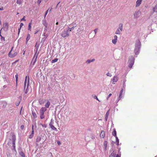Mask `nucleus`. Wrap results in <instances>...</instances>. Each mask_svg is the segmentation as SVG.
Instances as JSON below:
<instances>
[{
	"instance_id": "33",
	"label": "nucleus",
	"mask_w": 157,
	"mask_h": 157,
	"mask_svg": "<svg viewBox=\"0 0 157 157\" xmlns=\"http://www.w3.org/2000/svg\"><path fill=\"white\" fill-rule=\"evenodd\" d=\"M107 143L106 141H104V144L105 147V149H106V147H107Z\"/></svg>"
},
{
	"instance_id": "21",
	"label": "nucleus",
	"mask_w": 157,
	"mask_h": 157,
	"mask_svg": "<svg viewBox=\"0 0 157 157\" xmlns=\"http://www.w3.org/2000/svg\"><path fill=\"white\" fill-rule=\"evenodd\" d=\"M39 45L38 44H37V43H36V44L35 45V47L36 48V53L35 54V55L36 54V53H37V52L38 51V48H39Z\"/></svg>"
},
{
	"instance_id": "37",
	"label": "nucleus",
	"mask_w": 157,
	"mask_h": 157,
	"mask_svg": "<svg viewBox=\"0 0 157 157\" xmlns=\"http://www.w3.org/2000/svg\"><path fill=\"white\" fill-rule=\"evenodd\" d=\"M0 35L1 36V40H3L4 41L5 40V38L4 37H2L1 35Z\"/></svg>"
},
{
	"instance_id": "61",
	"label": "nucleus",
	"mask_w": 157,
	"mask_h": 157,
	"mask_svg": "<svg viewBox=\"0 0 157 157\" xmlns=\"http://www.w3.org/2000/svg\"><path fill=\"white\" fill-rule=\"evenodd\" d=\"M56 25H57L58 24V22H57L56 23Z\"/></svg>"
},
{
	"instance_id": "47",
	"label": "nucleus",
	"mask_w": 157,
	"mask_h": 157,
	"mask_svg": "<svg viewBox=\"0 0 157 157\" xmlns=\"http://www.w3.org/2000/svg\"><path fill=\"white\" fill-rule=\"evenodd\" d=\"M117 37L116 35H115L114 36V39H116V40H117Z\"/></svg>"
},
{
	"instance_id": "6",
	"label": "nucleus",
	"mask_w": 157,
	"mask_h": 157,
	"mask_svg": "<svg viewBox=\"0 0 157 157\" xmlns=\"http://www.w3.org/2000/svg\"><path fill=\"white\" fill-rule=\"evenodd\" d=\"M140 48L138 46H136L134 50V52L136 55H138L139 53Z\"/></svg>"
},
{
	"instance_id": "4",
	"label": "nucleus",
	"mask_w": 157,
	"mask_h": 157,
	"mask_svg": "<svg viewBox=\"0 0 157 157\" xmlns=\"http://www.w3.org/2000/svg\"><path fill=\"white\" fill-rule=\"evenodd\" d=\"M129 66L130 68H131L132 67L134 63V58L132 56L130 57L129 58Z\"/></svg>"
},
{
	"instance_id": "2",
	"label": "nucleus",
	"mask_w": 157,
	"mask_h": 157,
	"mask_svg": "<svg viewBox=\"0 0 157 157\" xmlns=\"http://www.w3.org/2000/svg\"><path fill=\"white\" fill-rule=\"evenodd\" d=\"M70 29V28H68L64 30L62 33L61 36L63 37H65L69 36V35L68 33Z\"/></svg>"
},
{
	"instance_id": "50",
	"label": "nucleus",
	"mask_w": 157,
	"mask_h": 157,
	"mask_svg": "<svg viewBox=\"0 0 157 157\" xmlns=\"http://www.w3.org/2000/svg\"><path fill=\"white\" fill-rule=\"evenodd\" d=\"M32 21V20H31V22L29 23V25H31Z\"/></svg>"
},
{
	"instance_id": "55",
	"label": "nucleus",
	"mask_w": 157,
	"mask_h": 157,
	"mask_svg": "<svg viewBox=\"0 0 157 157\" xmlns=\"http://www.w3.org/2000/svg\"><path fill=\"white\" fill-rule=\"evenodd\" d=\"M34 134V130H32V133L31 134L33 135Z\"/></svg>"
},
{
	"instance_id": "63",
	"label": "nucleus",
	"mask_w": 157,
	"mask_h": 157,
	"mask_svg": "<svg viewBox=\"0 0 157 157\" xmlns=\"http://www.w3.org/2000/svg\"><path fill=\"white\" fill-rule=\"evenodd\" d=\"M36 145H37V146L38 145V144H37L36 143Z\"/></svg>"
},
{
	"instance_id": "12",
	"label": "nucleus",
	"mask_w": 157,
	"mask_h": 157,
	"mask_svg": "<svg viewBox=\"0 0 157 157\" xmlns=\"http://www.w3.org/2000/svg\"><path fill=\"white\" fill-rule=\"evenodd\" d=\"M50 105V103L49 101H48L47 103L45 104V108H48L49 107Z\"/></svg>"
},
{
	"instance_id": "10",
	"label": "nucleus",
	"mask_w": 157,
	"mask_h": 157,
	"mask_svg": "<svg viewBox=\"0 0 157 157\" xmlns=\"http://www.w3.org/2000/svg\"><path fill=\"white\" fill-rule=\"evenodd\" d=\"M12 140L13 141V143H15L16 140V136L14 134H13L12 136Z\"/></svg>"
},
{
	"instance_id": "11",
	"label": "nucleus",
	"mask_w": 157,
	"mask_h": 157,
	"mask_svg": "<svg viewBox=\"0 0 157 157\" xmlns=\"http://www.w3.org/2000/svg\"><path fill=\"white\" fill-rule=\"evenodd\" d=\"M153 10L154 12L157 13V2L156 5L153 8Z\"/></svg>"
},
{
	"instance_id": "29",
	"label": "nucleus",
	"mask_w": 157,
	"mask_h": 157,
	"mask_svg": "<svg viewBox=\"0 0 157 157\" xmlns=\"http://www.w3.org/2000/svg\"><path fill=\"white\" fill-rule=\"evenodd\" d=\"M115 137L116 140V142L117 143V145H118L119 144V140L118 139L117 137L116 136Z\"/></svg>"
},
{
	"instance_id": "22",
	"label": "nucleus",
	"mask_w": 157,
	"mask_h": 157,
	"mask_svg": "<svg viewBox=\"0 0 157 157\" xmlns=\"http://www.w3.org/2000/svg\"><path fill=\"white\" fill-rule=\"evenodd\" d=\"M122 93H123V90L122 89L121 90V91L120 92V95H119V100H120L122 98L121 96H122Z\"/></svg>"
},
{
	"instance_id": "39",
	"label": "nucleus",
	"mask_w": 157,
	"mask_h": 157,
	"mask_svg": "<svg viewBox=\"0 0 157 157\" xmlns=\"http://www.w3.org/2000/svg\"><path fill=\"white\" fill-rule=\"evenodd\" d=\"M106 75L107 76L109 77H111L112 76V75L111 74L109 73V72H108L107 74Z\"/></svg>"
},
{
	"instance_id": "25",
	"label": "nucleus",
	"mask_w": 157,
	"mask_h": 157,
	"mask_svg": "<svg viewBox=\"0 0 157 157\" xmlns=\"http://www.w3.org/2000/svg\"><path fill=\"white\" fill-rule=\"evenodd\" d=\"M112 135L115 137L117 136L116 135V132L115 129L113 130L112 133Z\"/></svg>"
},
{
	"instance_id": "44",
	"label": "nucleus",
	"mask_w": 157,
	"mask_h": 157,
	"mask_svg": "<svg viewBox=\"0 0 157 157\" xmlns=\"http://www.w3.org/2000/svg\"><path fill=\"white\" fill-rule=\"evenodd\" d=\"M41 125H42V126L44 128H46V124H41Z\"/></svg>"
},
{
	"instance_id": "3",
	"label": "nucleus",
	"mask_w": 157,
	"mask_h": 157,
	"mask_svg": "<svg viewBox=\"0 0 157 157\" xmlns=\"http://www.w3.org/2000/svg\"><path fill=\"white\" fill-rule=\"evenodd\" d=\"M47 110V109L45 107H42L40 110V118L41 119H43L44 118L45 116L44 115V112Z\"/></svg>"
},
{
	"instance_id": "1",
	"label": "nucleus",
	"mask_w": 157,
	"mask_h": 157,
	"mask_svg": "<svg viewBox=\"0 0 157 157\" xmlns=\"http://www.w3.org/2000/svg\"><path fill=\"white\" fill-rule=\"evenodd\" d=\"M17 54V52L16 51V49L14 48L13 47L8 54V56L10 58H13L16 56Z\"/></svg>"
},
{
	"instance_id": "43",
	"label": "nucleus",
	"mask_w": 157,
	"mask_h": 157,
	"mask_svg": "<svg viewBox=\"0 0 157 157\" xmlns=\"http://www.w3.org/2000/svg\"><path fill=\"white\" fill-rule=\"evenodd\" d=\"M111 95H112V94H109V95L108 96V97L107 98V99L108 100V99L109 98V97L110 96H111Z\"/></svg>"
},
{
	"instance_id": "64",
	"label": "nucleus",
	"mask_w": 157,
	"mask_h": 157,
	"mask_svg": "<svg viewBox=\"0 0 157 157\" xmlns=\"http://www.w3.org/2000/svg\"><path fill=\"white\" fill-rule=\"evenodd\" d=\"M59 2L58 4H57V6L58 5V4H59Z\"/></svg>"
},
{
	"instance_id": "34",
	"label": "nucleus",
	"mask_w": 157,
	"mask_h": 157,
	"mask_svg": "<svg viewBox=\"0 0 157 157\" xmlns=\"http://www.w3.org/2000/svg\"><path fill=\"white\" fill-rule=\"evenodd\" d=\"M13 149L16 151V148H15V143H13Z\"/></svg>"
},
{
	"instance_id": "24",
	"label": "nucleus",
	"mask_w": 157,
	"mask_h": 157,
	"mask_svg": "<svg viewBox=\"0 0 157 157\" xmlns=\"http://www.w3.org/2000/svg\"><path fill=\"white\" fill-rule=\"evenodd\" d=\"M121 30L118 29L116 31L115 33L117 34H121Z\"/></svg>"
},
{
	"instance_id": "26",
	"label": "nucleus",
	"mask_w": 157,
	"mask_h": 157,
	"mask_svg": "<svg viewBox=\"0 0 157 157\" xmlns=\"http://www.w3.org/2000/svg\"><path fill=\"white\" fill-rule=\"evenodd\" d=\"M32 115L34 118H35L37 117V116L35 113L32 112Z\"/></svg>"
},
{
	"instance_id": "23",
	"label": "nucleus",
	"mask_w": 157,
	"mask_h": 157,
	"mask_svg": "<svg viewBox=\"0 0 157 157\" xmlns=\"http://www.w3.org/2000/svg\"><path fill=\"white\" fill-rule=\"evenodd\" d=\"M43 24L46 28H47V27L48 24L46 21H43Z\"/></svg>"
},
{
	"instance_id": "62",
	"label": "nucleus",
	"mask_w": 157,
	"mask_h": 157,
	"mask_svg": "<svg viewBox=\"0 0 157 157\" xmlns=\"http://www.w3.org/2000/svg\"><path fill=\"white\" fill-rule=\"evenodd\" d=\"M52 9H52H51L49 11H51Z\"/></svg>"
},
{
	"instance_id": "58",
	"label": "nucleus",
	"mask_w": 157,
	"mask_h": 157,
	"mask_svg": "<svg viewBox=\"0 0 157 157\" xmlns=\"http://www.w3.org/2000/svg\"><path fill=\"white\" fill-rule=\"evenodd\" d=\"M115 157H120L119 156V155H118V154H117V155H116V156Z\"/></svg>"
},
{
	"instance_id": "51",
	"label": "nucleus",
	"mask_w": 157,
	"mask_h": 157,
	"mask_svg": "<svg viewBox=\"0 0 157 157\" xmlns=\"http://www.w3.org/2000/svg\"><path fill=\"white\" fill-rule=\"evenodd\" d=\"M25 16H24V17L23 18H22L21 19V21H23V20L25 21Z\"/></svg>"
},
{
	"instance_id": "13",
	"label": "nucleus",
	"mask_w": 157,
	"mask_h": 157,
	"mask_svg": "<svg viewBox=\"0 0 157 157\" xmlns=\"http://www.w3.org/2000/svg\"><path fill=\"white\" fill-rule=\"evenodd\" d=\"M41 138L40 136H38L36 139V143H38L40 141Z\"/></svg>"
},
{
	"instance_id": "40",
	"label": "nucleus",
	"mask_w": 157,
	"mask_h": 157,
	"mask_svg": "<svg viewBox=\"0 0 157 157\" xmlns=\"http://www.w3.org/2000/svg\"><path fill=\"white\" fill-rule=\"evenodd\" d=\"M31 25H28V29L30 31H31Z\"/></svg>"
},
{
	"instance_id": "15",
	"label": "nucleus",
	"mask_w": 157,
	"mask_h": 157,
	"mask_svg": "<svg viewBox=\"0 0 157 157\" xmlns=\"http://www.w3.org/2000/svg\"><path fill=\"white\" fill-rule=\"evenodd\" d=\"M119 29L121 30V31H122L123 29V24L122 23L120 24L119 25V27L118 28Z\"/></svg>"
},
{
	"instance_id": "57",
	"label": "nucleus",
	"mask_w": 157,
	"mask_h": 157,
	"mask_svg": "<svg viewBox=\"0 0 157 157\" xmlns=\"http://www.w3.org/2000/svg\"><path fill=\"white\" fill-rule=\"evenodd\" d=\"M20 102H18V103H17L16 104V105H17V106H18L19 105V104Z\"/></svg>"
},
{
	"instance_id": "28",
	"label": "nucleus",
	"mask_w": 157,
	"mask_h": 157,
	"mask_svg": "<svg viewBox=\"0 0 157 157\" xmlns=\"http://www.w3.org/2000/svg\"><path fill=\"white\" fill-rule=\"evenodd\" d=\"M58 60V58L52 60V63H54L55 62H57Z\"/></svg>"
},
{
	"instance_id": "7",
	"label": "nucleus",
	"mask_w": 157,
	"mask_h": 157,
	"mask_svg": "<svg viewBox=\"0 0 157 157\" xmlns=\"http://www.w3.org/2000/svg\"><path fill=\"white\" fill-rule=\"evenodd\" d=\"M142 0H137L136 2V7H137L139 6L142 2Z\"/></svg>"
},
{
	"instance_id": "56",
	"label": "nucleus",
	"mask_w": 157,
	"mask_h": 157,
	"mask_svg": "<svg viewBox=\"0 0 157 157\" xmlns=\"http://www.w3.org/2000/svg\"><path fill=\"white\" fill-rule=\"evenodd\" d=\"M32 130H34V125H32Z\"/></svg>"
},
{
	"instance_id": "52",
	"label": "nucleus",
	"mask_w": 157,
	"mask_h": 157,
	"mask_svg": "<svg viewBox=\"0 0 157 157\" xmlns=\"http://www.w3.org/2000/svg\"><path fill=\"white\" fill-rule=\"evenodd\" d=\"M109 112L108 111L106 113V116H107V117H108V116L109 115Z\"/></svg>"
},
{
	"instance_id": "35",
	"label": "nucleus",
	"mask_w": 157,
	"mask_h": 157,
	"mask_svg": "<svg viewBox=\"0 0 157 157\" xmlns=\"http://www.w3.org/2000/svg\"><path fill=\"white\" fill-rule=\"evenodd\" d=\"M23 25H23V23H21L20 25V28L19 29V32L20 31V29H21V28L23 26Z\"/></svg>"
},
{
	"instance_id": "32",
	"label": "nucleus",
	"mask_w": 157,
	"mask_h": 157,
	"mask_svg": "<svg viewBox=\"0 0 157 157\" xmlns=\"http://www.w3.org/2000/svg\"><path fill=\"white\" fill-rule=\"evenodd\" d=\"M117 40H116V39H113L112 40V43L114 44H115L117 42Z\"/></svg>"
},
{
	"instance_id": "30",
	"label": "nucleus",
	"mask_w": 157,
	"mask_h": 157,
	"mask_svg": "<svg viewBox=\"0 0 157 157\" xmlns=\"http://www.w3.org/2000/svg\"><path fill=\"white\" fill-rule=\"evenodd\" d=\"M16 2L17 4L20 5L22 3L21 0H17Z\"/></svg>"
},
{
	"instance_id": "16",
	"label": "nucleus",
	"mask_w": 157,
	"mask_h": 157,
	"mask_svg": "<svg viewBox=\"0 0 157 157\" xmlns=\"http://www.w3.org/2000/svg\"><path fill=\"white\" fill-rule=\"evenodd\" d=\"M49 125L50 128H52V129L55 131L57 130V128L55 127L53 125L51 124H50Z\"/></svg>"
},
{
	"instance_id": "45",
	"label": "nucleus",
	"mask_w": 157,
	"mask_h": 157,
	"mask_svg": "<svg viewBox=\"0 0 157 157\" xmlns=\"http://www.w3.org/2000/svg\"><path fill=\"white\" fill-rule=\"evenodd\" d=\"M74 27H73L71 28H70V29H69V31H71L72 30L74 29Z\"/></svg>"
},
{
	"instance_id": "31",
	"label": "nucleus",
	"mask_w": 157,
	"mask_h": 157,
	"mask_svg": "<svg viewBox=\"0 0 157 157\" xmlns=\"http://www.w3.org/2000/svg\"><path fill=\"white\" fill-rule=\"evenodd\" d=\"M15 78H16V80L17 85V81H18V75L17 74H16L15 75Z\"/></svg>"
},
{
	"instance_id": "8",
	"label": "nucleus",
	"mask_w": 157,
	"mask_h": 157,
	"mask_svg": "<svg viewBox=\"0 0 157 157\" xmlns=\"http://www.w3.org/2000/svg\"><path fill=\"white\" fill-rule=\"evenodd\" d=\"M118 80V78L117 76H114L112 80L113 83L114 84L115 82H116Z\"/></svg>"
},
{
	"instance_id": "46",
	"label": "nucleus",
	"mask_w": 157,
	"mask_h": 157,
	"mask_svg": "<svg viewBox=\"0 0 157 157\" xmlns=\"http://www.w3.org/2000/svg\"><path fill=\"white\" fill-rule=\"evenodd\" d=\"M98 29H95L94 30V32H95V34H96L97 32V31H98Z\"/></svg>"
},
{
	"instance_id": "41",
	"label": "nucleus",
	"mask_w": 157,
	"mask_h": 157,
	"mask_svg": "<svg viewBox=\"0 0 157 157\" xmlns=\"http://www.w3.org/2000/svg\"><path fill=\"white\" fill-rule=\"evenodd\" d=\"M24 128V126L23 125H22L21 126V129L23 130Z\"/></svg>"
},
{
	"instance_id": "38",
	"label": "nucleus",
	"mask_w": 157,
	"mask_h": 157,
	"mask_svg": "<svg viewBox=\"0 0 157 157\" xmlns=\"http://www.w3.org/2000/svg\"><path fill=\"white\" fill-rule=\"evenodd\" d=\"M33 134H31L29 136V138H30V139H31L33 137Z\"/></svg>"
},
{
	"instance_id": "14",
	"label": "nucleus",
	"mask_w": 157,
	"mask_h": 157,
	"mask_svg": "<svg viewBox=\"0 0 157 157\" xmlns=\"http://www.w3.org/2000/svg\"><path fill=\"white\" fill-rule=\"evenodd\" d=\"M28 77H28L27 76H26L25 77V82H24V89H25V87H26V83H27V79L28 78Z\"/></svg>"
},
{
	"instance_id": "5",
	"label": "nucleus",
	"mask_w": 157,
	"mask_h": 157,
	"mask_svg": "<svg viewBox=\"0 0 157 157\" xmlns=\"http://www.w3.org/2000/svg\"><path fill=\"white\" fill-rule=\"evenodd\" d=\"M140 14V12L139 11L136 12L134 15V18H137L139 17Z\"/></svg>"
},
{
	"instance_id": "49",
	"label": "nucleus",
	"mask_w": 157,
	"mask_h": 157,
	"mask_svg": "<svg viewBox=\"0 0 157 157\" xmlns=\"http://www.w3.org/2000/svg\"><path fill=\"white\" fill-rule=\"evenodd\" d=\"M57 144H58L59 145H60V144H61V143H60V141H57Z\"/></svg>"
},
{
	"instance_id": "53",
	"label": "nucleus",
	"mask_w": 157,
	"mask_h": 157,
	"mask_svg": "<svg viewBox=\"0 0 157 157\" xmlns=\"http://www.w3.org/2000/svg\"><path fill=\"white\" fill-rule=\"evenodd\" d=\"M0 10H3V8L2 7H0Z\"/></svg>"
},
{
	"instance_id": "42",
	"label": "nucleus",
	"mask_w": 157,
	"mask_h": 157,
	"mask_svg": "<svg viewBox=\"0 0 157 157\" xmlns=\"http://www.w3.org/2000/svg\"><path fill=\"white\" fill-rule=\"evenodd\" d=\"M94 99H96L97 100H98V101H99V100L98 98H97V97L96 96H94Z\"/></svg>"
},
{
	"instance_id": "60",
	"label": "nucleus",
	"mask_w": 157,
	"mask_h": 157,
	"mask_svg": "<svg viewBox=\"0 0 157 157\" xmlns=\"http://www.w3.org/2000/svg\"><path fill=\"white\" fill-rule=\"evenodd\" d=\"M107 116H106L105 117V119H106V120H107Z\"/></svg>"
},
{
	"instance_id": "19",
	"label": "nucleus",
	"mask_w": 157,
	"mask_h": 157,
	"mask_svg": "<svg viewBox=\"0 0 157 157\" xmlns=\"http://www.w3.org/2000/svg\"><path fill=\"white\" fill-rule=\"evenodd\" d=\"M116 153V152H114V151H113L110 155L109 157H115Z\"/></svg>"
},
{
	"instance_id": "59",
	"label": "nucleus",
	"mask_w": 157,
	"mask_h": 157,
	"mask_svg": "<svg viewBox=\"0 0 157 157\" xmlns=\"http://www.w3.org/2000/svg\"><path fill=\"white\" fill-rule=\"evenodd\" d=\"M38 31H39V30H38V31H36V32L34 34H36V33H37L38 32Z\"/></svg>"
},
{
	"instance_id": "36",
	"label": "nucleus",
	"mask_w": 157,
	"mask_h": 157,
	"mask_svg": "<svg viewBox=\"0 0 157 157\" xmlns=\"http://www.w3.org/2000/svg\"><path fill=\"white\" fill-rule=\"evenodd\" d=\"M42 0H38L37 1V3L38 5H39L41 2Z\"/></svg>"
},
{
	"instance_id": "20",
	"label": "nucleus",
	"mask_w": 157,
	"mask_h": 157,
	"mask_svg": "<svg viewBox=\"0 0 157 157\" xmlns=\"http://www.w3.org/2000/svg\"><path fill=\"white\" fill-rule=\"evenodd\" d=\"M95 60V59H88L87 60V61H86V63H90L91 62H93V61H94Z\"/></svg>"
},
{
	"instance_id": "17",
	"label": "nucleus",
	"mask_w": 157,
	"mask_h": 157,
	"mask_svg": "<svg viewBox=\"0 0 157 157\" xmlns=\"http://www.w3.org/2000/svg\"><path fill=\"white\" fill-rule=\"evenodd\" d=\"M30 37V35L29 34H28L26 38V43H27L28 41L29 40Z\"/></svg>"
},
{
	"instance_id": "48",
	"label": "nucleus",
	"mask_w": 157,
	"mask_h": 157,
	"mask_svg": "<svg viewBox=\"0 0 157 157\" xmlns=\"http://www.w3.org/2000/svg\"><path fill=\"white\" fill-rule=\"evenodd\" d=\"M48 11V10L46 11V12L45 13V16H44V17H46V15H47V14Z\"/></svg>"
},
{
	"instance_id": "9",
	"label": "nucleus",
	"mask_w": 157,
	"mask_h": 157,
	"mask_svg": "<svg viewBox=\"0 0 157 157\" xmlns=\"http://www.w3.org/2000/svg\"><path fill=\"white\" fill-rule=\"evenodd\" d=\"M100 136L101 138H104L105 136V132L104 131L102 130L101 131L100 134Z\"/></svg>"
},
{
	"instance_id": "54",
	"label": "nucleus",
	"mask_w": 157,
	"mask_h": 157,
	"mask_svg": "<svg viewBox=\"0 0 157 157\" xmlns=\"http://www.w3.org/2000/svg\"><path fill=\"white\" fill-rule=\"evenodd\" d=\"M3 88L4 89H5V88H6V87H7V86H6V85H4V86H3Z\"/></svg>"
},
{
	"instance_id": "18",
	"label": "nucleus",
	"mask_w": 157,
	"mask_h": 157,
	"mask_svg": "<svg viewBox=\"0 0 157 157\" xmlns=\"http://www.w3.org/2000/svg\"><path fill=\"white\" fill-rule=\"evenodd\" d=\"M29 78L28 77V84H27V89H26V90H25V94H27L28 93V86L29 84Z\"/></svg>"
},
{
	"instance_id": "27",
	"label": "nucleus",
	"mask_w": 157,
	"mask_h": 157,
	"mask_svg": "<svg viewBox=\"0 0 157 157\" xmlns=\"http://www.w3.org/2000/svg\"><path fill=\"white\" fill-rule=\"evenodd\" d=\"M20 155L22 157H25V155L24 153L22 151H21L20 153Z\"/></svg>"
}]
</instances>
